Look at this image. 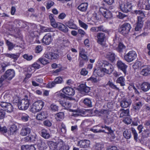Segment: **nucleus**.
Masks as SVG:
<instances>
[{
  "instance_id": "31",
  "label": "nucleus",
  "mask_w": 150,
  "mask_h": 150,
  "mask_svg": "<svg viewBox=\"0 0 150 150\" xmlns=\"http://www.w3.org/2000/svg\"><path fill=\"white\" fill-rule=\"evenodd\" d=\"M5 56L6 57H9L12 59H13L14 61L17 60L19 57V54H5Z\"/></svg>"
},
{
  "instance_id": "7",
  "label": "nucleus",
  "mask_w": 150,
  "mask_h": 150,
  "mask_svg": "<svg viewBox=\"0 0 150 150\" xmlns=\"http://www.w3.org/2000/svg\"><path fill=\"white\" fill-rule=\"evenodd\" d=\"M0 105L5 111L9 112H11L13 111V108L12 105L6 102H1Z\"/></svg>"
},
{
  "instance_id": "10",
  "label": "nucleus",
  "mask_w": 150,
  "mask_h": 150,
  "mask_svg": "<svg viewBox=\"0 0 150 150\" xmlns=\"http://www.w3.org/2000/svg\"><path fill=\"white\" fill-rule=\"evenodd\" d=\"M63 81L62 78L61 77H56L54 81L51 83H49L47 85V87L51 88L54 87L56 84L61 83Z\"/></svg>"
},
{
  "instance_id": "64",
  "label": "nucleus",
  "mask_w": 150,
  "mask_h": 150,
  "mask_svg": "<svg viewBox=\"0 0 150 150\" xmlns=\"http://www.w3.org/2000/svg\"><path fill=\"white\" fill-rule=\"evenodd\" d=\"M69 147L67 145H63L60 147L59 150H69Z\"/></svg>"
},
{
  "instance_id": "15",
  "label": "nucleus",
  "mask_w": 150,
  "mask_h": 150,
  "mask_svg": "<svg viewBox=\"0 0 150 150\" xmlns=\"http://www.w3.org/2000/svg\"><path fill=\"white\" fill-rule=\"evenodd\" d=\"M90 142L88 140H82L78 142L77 145L82 148H86L89 146Z\"/></svg>"
},
{
  "instance_id": "1",
  "label": "nucleus",
  "mask_w": 150,
  "mask_h": 150,
  "mask_svg": "<svg viewBox=\"0 0 150 150\" xmlns=\"http://www.w3.org/2000/svg\"><path fill=\"white\" fill-rule=\"evenodd\" d=\"M102 67L103 72L109 74H111L114 69L112 65L111 64L106 61L103 62L102 65Z\"/></svg>"
},
{
  "instance_id": "14",
  "label": "nucleus",
  "mask_w": 150,
  "mask_h": 150,
  "mask_svg": "<svg viewBox=\"0 0 150 150\" xmlns=\"http://www.w3.org/2000/svg\"><path fill=\"white\" fill-rule=\"evenodd\" d=\"M62 91L65 94L70 96H73L75 94V91L72 88L67 87L63 88Z\"/></svg>"
},
{
  "instance_id": "2",
  "label": "nucleus",
  "mask_w": 150,
  "mask_h": 150,
  "mask_svg": "<svg viewBox=\"0 0 150 150\" xmlns=\"http://www.w3.org/2000/svg\"><path fill=\"white\" fill-rule=\"evenodd\" d=\"M44 106V103L41 100L35 102L31 109V111L35 113L40 110Z\"/></svg>"
},
{
  "instance_id": "42",
  "label": "nucleus",
  "mask_w": 150,
  "mask_h": 150,
  "mask_svg": "<svg viewBox=\"0 0 150 150\" xmlns=\"http://www.w3.org/2000/svg\"><path fill=\"white\" fill-rule=\"evenodd\" d=\"M125 46L122 43H120L118 47L117 48V50L118 52H121L125 50Z\"/></svg>"
},
{
  "instance_id": "47",
  "label": "nucleus",
  "mask_w": 150,
  "mask_h": 150,
  "mask_svg": "<svg viewBox=\"0 0 150 150\" xmlns=\"http://www.w3.org/2000/svg\"><path fill=\"white\" fill-rule=\"evenodd\" d=\"M6 44L8 47V50H11L15 46V45L9 42L8 40L6 41Z\"/></svg>"
},
{
  "instance_id": "12",
  "label": "nucleus",
  "mask_w": 150,
  "mask_h": 150,
  "mask_svg": "<svg viewBox=\"0 0 150 150\" xmlns=\"http://www.w3.org/2000/svg\"><path fill=\"white\" fill-rule=\"evenodd\" d=\"M97 37L98 38L97 42L101 45L106 39L105 35L103 33H99L97 34Z\"/></svg>"
},
{
  "instance_id": "33",
  "label": "nucleus",
  "mask_w": 150,
  "mask_h": 150,
  "mask_svg": "<svg viewBox=\"0 0 150 150\" xmlns=\"http://www.w3.org/2000/svg\"><path fill=\"white\" fill-rule=\"evenodd\" d=\"M125 79L123 76H120L118 78L116 81L117 83L120 84L121 86H124L125 85Z\"/></svg>"
},
{
  "instance_id": "8",
  "label": "nucleus",
  "mask_w": 150,
  "mask_h": 150,
  "mask_svg": "<svg viewBox=\"0 0 150 150\" xmlns=\"http://www.w3.org/2000/svg\"><path fill=\"white\" fill-rule=\"evenodd\" d=\"M15 75V72L13 70L9 69L6 71L4 75L1 76H4V80L7 79L9 80H11Z\"/></svg>"
},
{
  "instance_id": "37",
  "label": "nucleus",
  "mask_w": 150,
  "mask_h": 150,
  "mask_svg": "<svg viewBox=\"0 0 150 150\" xmlns=\"http://www.w3.org/2000/svg\"><path fill=\"white\" fill-rule=\"evenodd\" d=\"M12 96L11 93H6L3 96V98L6 101H11Z\"/></svg>"
},
{
  "instance_id": "58",
  "label": "nucleus",
  "mask_w": 150,
  "mask_h": 150,
  "mask_svg": "<svg viewBox=\"0 0 150 150\" xmlns=\"http://www.w3.org/2000/svg\"><path fill=\"white\" fill-rule=\"evenodd\" d=\"M103 148V145L99 143L96 144L95 146V149L96 150H101Z\"/></svg>"
},
{
  "instance_id": "28",
  "label": "nucleus",
  "mask_w": 150,
  "mask_h": 150,
  "mask_svg": "<svg viewBox=\"0 0 150 150\" xmlns=\"http://www.w3.org/2000/svg\"><path fill=\"white\" fill-rule=\"evenodd\" d=\"M47 144L51 150H56L57 148V143L52 141L47 142Z\"/></svg>"
},
{
  "instance_id": "25",
  "label": "nucleus",
  "mask_w": 150,
  "mask_h": 150,
  "mask_svg": "<svg viewBox=\"0 0 150 150\" xmlns=\"http://www.w3.org/2000/svg\"><path fill=\"white\" fill-rule=\"evenodd\" d=\"M57 28L59 30L64 33H66L68 31V28L66 26L61 23H59V25Z\"/></svg>"
},
{
  "instance_id": "43",
  "label": "nucleus",
  "mask_w": 150,
  "mask_h": 150,
  "mask_svg": "<svg viewBox=\"0 0 150 150\" xmlns=\"http://www.w3.org/2000/svg\"><path fill=\"white\" fill-rule=\"evenodd\" d=\"M21 120L24 122H26L28 120L29 118L28 115L25 113H21Z\"/></svg>"
},
{
  "instance_id": "46",
  "label": "nucleus",
  "mask_w": 150,
  "mask_h": 150,
  "mask_svg": "<svg viewBox=\"0 0 150 150\" xmlns=\"http://www.w3.org/2000/svg\"><path fill=\"white\" fill-rule=\"evenodd\" d=\"M56 116V119L57 120H60L63 119L64 117V113L62 112L57 114Z\"/></svg>"
},
{
  "instance_id": "39",
  "label": "nucleus",
  "mask_w": 150,
  "mask_h": 150,
  "mask_svg": "<svg viewBox=\"0 0 150 150\" xmlns=\"http://www.w3.org/2000/svg\"><path fill=\"white\" fill-rule=\"evenodd\" d=\"M83 102L85 105L88 107H91L92 106V102L91 100L88 98L84 99Z\"/></svg>"
},
{
  "instance_id": "38",
  "label": "nucleus",
  "mask_w": 150,
  "mask_h": 150,
  "mask_svg": "<svg viewBox=\"0 0 150 150\" xmlns=\"http://www.w3.org/2000/svg\"><path fill=\"white\" fill-rule=\"evenodd\" d=\"M59 107L53 103L50 105L49 109L52 112H55L58 110Z\"/></svg>"
},
{
  "instance_id": "27",
  "label": "nucleus",
  "mask_w": 150,
  "mask_h": 150,
  "mask_svg": "<svg viewBox=\"0 0 150 150\" xmlns=\"http://www.w3.org/2000/svg\"><path fill=\"white\" fill-rule=\"evenodd\" d=\"M106 57L111 62H112L115 60V54L112 52H108L106 54Z\"/></svg>"
},
{
  "instance_id": "13",
  "label": "nucleus",
  "mask_w": 150,
  "mask_h": 150,
  "mask_svg": "<svg viewBox=\"0 0 150 150\" xmlns=\"http://www.w3.org/2000/svg\"><path fill=\"white\" fill-rule=\"evenodd\" d=\"M100 11L102 13L104 16L107 19H110L112 17L111 13L103 8H100Z\"/></svg>"
},
{
  "instance_id": "48",
  "label": "nucleus",
  "mask_w": 150,
  "mask_h": 150,
  "mask_svg": "<svg viewBox=\"0 0 150 150\" xmlns=\"http://www.w3.org/2000/svg\"><path fill=\"white\" fill-rule=\"evenodd\" d=\"M11 101H12L13 103H17L18 104L20 102L19 97L16 95H14L13 97L12 96Z\"/></svg>"
},
{
  "instance_id": "6",
  "label": "nucleus",
  "mask_w": 150,
  "mask_h": 150,
  "mask_svg": "<svg viewBox=\"0 0 150 150\" xmlns=\"http://www.w3.org/2000/svg\"><path fill=\"white\" fill-rule=\"evenodd\" d=\"M137 55L134 51L129 52L124 56L125 60L128 62H130L134 60L136 58Z\"/></svg>"
},
{
  "instance_id": "20",
  "label": "nucleus",
  "mask_w": 150,
  "mask_h": 150,
  "mask_svg": "<svg viewBox=\"0 0 150 150\" xmlns=\"http://www.w3.org/2000/svg\"><path fill=\"white\" fill-rule=\"evenodd\" d=\"M132 101L131 100H123L120 103V106L122 108H125L128 107L131 104Z\"/></svg>"
},
{
  "instance_id": "59",
  "label": "nucleus",
  "mask_w": 150,
  "mask_h": 150,
  "mask_svg": "<svg viewBox=\"0 0 150 150\" xmlns=\"http://www.w3.org/2000/svg\"><path fill=\"white\" fill-rule=\"evenodd\" d=\"M102 67L99 69H98L96 71L97 74L99 76L102 77L104 75L103 73H104L103 71Z\"/></svg>"
},
{
  "instance_id": "51",
  "label": "nucleus",
  "mask_w": 150,
  "mask_h": 150,
  "mask_svg": "<svg viewBox=\"0 0 150 150\" xmlns=\"http://www.w3.org/2000/svg\"><path fill=\"white\" fill-rule=\"evenodd\" d=\"M108 84L110 88L117 90L119 91V88H117L116 85H115L112 82H111L110 81H109L108 82Z\"/></svg>"
},
{
  "instance_id": "16",
  "label": "nucleus",
  "mask_w": 150,
  "mask_h": 150,
  "mask_svg": "<svg viewBox=\"0 0 150 150\" xmlns=\"http://www.w3.org/2000/svg\"><path fill=\"white\" fill-rule=\"evenodd\" d=\"M135 13L137 15H139L138 16V23H141L143 24L142 19L145 17V15L142 11L141 10H136L134 11Z\"/></svg>"
},
{
  "instance_id": "35",
  "label": "nucleus",
  "mask_w": 150,
  "mask_h": 150,
  "mask_svg": "<svg viewBox=\"0 0 150 150\" xmlns=\"http://www.w3.org/2000/svg\"><path fill=\"white\" fill-rule=\"evenodd\" d=\"M104 120L105 122L107 123L108 124L112 123L113 122L112 118L108 114H107L104 116Z\"/></svg>"
},
{
  "instance_id": "41",
  "label": "nucleus",
  "mask_w": 150,
  "mask_h": 150,
  "mask_svg": "<svg viewBox=\"0 0 150 150\" xmlns=\"http://www.w3.org/2000/svg\"><path fill=\"white\" fill-rule=\"evenodd\" d=\"M150 135V129H146L144 130L142 133V137L144 138H147Z\"/></svg>"
},
{
  "instance_id": "40",
  "label": "nucleus",
  "mask_w": 150,
  "mask_h": 150,
  "mask_svg": "<svg viewBox=\"0 0 150 150\" xmlns=\"http://www.w3.org/2000/svg\"><path fill=\"white\" fill-rule=\"evenodd\" d=\"M60 104L63 107H64L65 108H68L71 107V104L68 101H59Z\"/></svg>"
},
{
  "instance_id": "63",
  "label": "nucleus",
  "mask_w": 150,
  "mask_h": 150,
  "mask_svg": "<svg viewBox=\"0 0 150 150\" xmlns=\"http://www.w3.org/2000/svg\"><path fill=\"white\" fill-rule=\"evenodd\" d=\"M145 5L146 9L148 10H150V0H146Z\"/></svg>"
},
{
  "instance_id": "36",
  "label": "nucleus",
  "mask_w": 150,
  "mask_h": 150,
  "mask_svg": "<svg viewBox=\"0 0 150 150\" xmlns=\"http://www.w3.org/2000/svg\"><path fill=\"white\" fill-rule=\"evenodd\" d=\"M123 135L127 139H130L131 137L130 130L129 129H126L123 133Z\"/></svg>"
},
{
  "instance_id": "62",
  "label": "nucleus",
  "mask_w": 150,
  "mask_h": 150,
  "mask_svg": "<svg viewBox=\"0 0 150 150\" xmlns=\"http://www.w3.org/2000/svg\"><path fill=\"white\" fill-rule=\"evenodd\" d=\"M54 3L51 1H49L46 3V8L47 9H49L52 6Z\"/></svg>"
},
{
  "instance_id": "57",
  "label": "nucleus",
  "mask_w": 150,
  "mask_h": 150,
  "mask_svg": "<svg viewBox=\"0 0 150 150\" xmlns=\"http://www.w3.org/2000/svg\"><path fill=\"white\" fill-rule=\"evenodd\" d=\"M143 24L141 23H137L135 29L136 31H139L142 27Z\"/></svg>"
},
{
  "instance_id": "18",
  "label": "nucleus",
  "mask_w": 150,
  "mask_h": 150,
  "mask_svg": "<svg viewBox=\"0 0 150 150\" xmlns=\"http://www.w3.org/2000/svg\"><path fill=\"white\" fill-rule=\"evenodd\" d=\"M31 131L30 129L26 126H23L21 130L20 134L22 136H26L29 134Z\"/></svg>"
},
{
  "instance_id": "53",
  "label": "nucleus",
  "mask_w": 150,
  "mask_h": 150,
  "mask_svg": "<svg viewBox=\"0 0 150 150\" xmlns=\"http://www.w3.org/2000/svg\"><path fill=\"white\" fill-rule=\"evenodd\" d=\"M80 25L85 30H86L88 28V25L80 20H79Z\"/></svg>"
},
{
  "instance_id": "23",
  "label": "nucleus",
  "mask_w": 150,
  "mask_h": 150,
  "mask_svg": "<svg viewBox=\"0 0 150 150\" xmlns=\"http://www.w3.org/2000/svg\"><path fill=\"white\" fill-rule=\"evenodd\" d=\"M66 25L70 28L75 30L78 29L77 26L74 23V21L73 20L71 19L68 21L66 23Z\"/></svg>"
},
{
  "instance_id": "44",
  "label": "nucleus",
  "mask_w": 150,
  "mask_h": 150,
  "mask_svg": "<svg viewBox=\"0 0 150 150\" xmlns=\"http://www.w3.org/2000/svg\"><path fill=\"white\" fill-rule=\"evenodd\" d=\"M37 62L44 65L49 63L48 60L46 59L44 57L40 58L37 61Z\"/></svg>"
},
{
  "instance_id": "29",
  "label": "nucleus",
  "mask_w": 150,
  "mask_h": 150,
  "mask_svg": "<svg viewBox=\"0 0 150 150\" xmlns=\"http://www.w3.org/2000/svg\"><path fill=\"white\" fill-rule=\"evenodd\" d=\"M88 6L87 3H85L80 4L78 7V9L82 11H85L87 9Z\"/></svg>"
},
{
  "instance_id": "22",
  "label": "nucleus",
  "mask_w": 150,
  "mask_h": 150,
  "mask_svg": "<svg viewBox=\"0 0 150 150\" xmlns=\"http://www.w3.org/2000/svg\"><path fill=\"white\" fill-rule=\"evenodd\" d=\"M80 89L82 92L88 93L90 92V88L87 86L85 84H83L80 85Z\"/></svg>"
},
{
  "instance_id": "50",
  "label": "nucleus",
  "mask_w": 150,
  "mask_h": 150,
  "mask_svg": "<svg viewBox=\"0 0 150 150\" xmlns=\"http://www.w3.org/2000/svg\"><path fill=\"white\" fill-rule=\"evenodd\" d=\"M131 129L133 135L134 139L137 142L138 139V134L134 128H132Z\"/></svg>"
},
{
  "instance_id": "55",
  "label": "nucleus",
  "mask_w": 150,
  "mask_h": 150,
  "mask_svg": "<svg viewBox=\"0 0 150 150\" xmlns=\"http://www.w3.org/2000/svg\"><path fill=\"white\" fill-rule=\"evenodd\" d=\"M133 67L136 69L139 68L142 66V63L140 61H137L133 65Z\"/></svg>"
},
{
  "instance_id": "21",
  "label": "nucleus",
  "mask_w": 150,
  "mask_h": 150,
  "mask_svg": "<svg viewBox=\"0 0 150 150\" xmlns=\"http://www.w3.org/2000/svg\"><path fill=\"white\" fill-rule=\"evenodd\" d=\"M47 114L46 112H42L38 113L36 117V119L38 120H42L47 117Z\"/></svg>"
},
{
  "instance_id": "3",
  "label": "nucleus",
  "mask_w": 150,
  "mask_h": 150,
  "mask_svg": "<svg viewBox=\"0 0 150 150\" xmlns=\"http://www.w3.org/2000/svg\"><path fill=\"white\" fill-rule=\"evenodd\" d=\"M29 100L26 97L20 101L18 104L19 109L21 110H26L29 105Z\"/></svg>"
},
{
  "instance_id": "52",
  "label": "nucleus",
  "mask_w": 150,
  "mask_h": 150,
  "mask_svg": "<svg viewBox=\"0 0 150 150\" xmlns=\"http://www.w3.org/2000/svg\"><path fill=\"white\" fill-rule=\"evenodd\" d=\"M44 125L46 127H50L52 125V122L48 120H46L43 122Z\"/></svg>"
},
{
  "instance_id": "30",
  "label": "nucleus",
  "mask_w": 150,
  "mask_h": 150,
  "mask_svg": "<svg viewBox=\"0 0 150 150\" xmlns=\"http://www.w3.org/2000/svg\"><path fill=\"white\" fill-rule=\"evenodd\" d=\"M141 74L145 76L150 75V67H147L143 69L141 71Z\"/></svg>"
},
{
  "instance_id": "5",
  "label": "nucleus",
  "mask_w": 150,
  "mask_h": 150,
  "mask_svg": "<svg viewBox=\"0 0 150 150\" xmlns=\"http://www.w3.org/2000/svg\"><path fill=\"white\" fill-rule=\"evenodd\" d=\"M132 5L131 3H122L120 4V8L123 12L127 13L130 11L132 8Z\"/></svg>"
},
{
  "instance_id": "17",
  "label": "nucleus",
  "mask_w": 150,
  "mask_h": 150,
  "mask_svg": "<svg viewBox=\"0 0 150 150\" xmlns=\"http://www.w3.org/2000/svg\"><path fill=\"white\" fill-rule=\"evenodd\" d=\"M140 88L144 92L147 91L150 89V84L147 82H144L141 84Z\"/></svg>"
},
{
  "instance_id": "19",
  "label": "nucleus",
  "mask_w": 150,
  "mask_h": 150,
  "mask_svg": "<svg viewBox=\"0 0 150 150\" xmlns=\"http://www.w3.org/2000/svg\"><path fill=\"white\" fill-rule=\"evenodd\" d=\"M43 43L46 45H49L51 42V36L50 35H46L42 40Z\"/></svg>"
},
{
  "instance_id": "9",
  "label": "nucleus",
  "mask_w": 150,
  "mask_h": 150,
  "mask_svg": "<svg viewBox=\"0 0 150 150\" xmlns=\"http://www.w3.org/2000/svg\"><path fill=\"white\" fill-rule=\"evenodd\" d=\"M116 64L118 68L122 70L125 75L127 72L126 69L127 67V66L120 60L117 62Z\"/></svg>"
},
{
  "instance_id": "34",
  "label": "nucleus",
  "mask_w": 150,
  "mask_h": 150,
  "mask_svg": "<svg viewBox=\"0 0 150 150\" xmlns=\"http://www.w3.org/2000/svg\"><path fill=\"white\" fill-rule=\"evenodd\" d=\"M38 146L40 150H45L47 147V145L43 142H41L40 144H38Z\"/></svg>"
},
{
  "instance_id": "26",
  "label": "nucleus",
  "mask_w": 150,
  "mask_h": 150,
  "mask_svg": "<svg viewBox=\"0 0 150 150\" xmlns=\"http://www.w3.org/2000/svg\"><path fill=\"white\" fill-rule=\"evenodd\" d=\"M119 112L120 113V117H122L124 116H128L129 114V110L128 109L125 110L121 109L120 110Z\"/></svg>"
},
{
  "instance_id": "54",
  "label": "nucleus",
  "mask_w": 150,
  "mask_h": 150,
  "mask_svg": "<svg viewBox=\"0 0 150 150\" xmlns=\"http://www.w3.org/2000/svg\"><path fill=\"white\" fill-rule=\"evenodd\" d=\"M79 56L82 58V60L86 62H87L88 60V57L86 53L81 54V55H79Z\"/></svg>"
},
{
  "instance_id": "4",
  "label": "nucleus",
  "mask_w": 150,
  "mask_h": 150,
  "mask_svg": "<svg viewBox=\"0 0 150 150\" xmlns=\"http://www.w3.org/2000/svg\"><path fill=\"white\" fill-rule=\"evenodd\" d=\"M131 28L130 24L125 23L122 24L119 29V31L122 34L125 35L128 33Z\"/></svg>"
},
{
  "instance_id": "32",
  "label": "nucleus",
  "mask_w": 150,
  "mask_h": 150,
  "mask_svg": "<svg viewBox=\"0 0 150 150\" xmlns=\"http://www.w3.org/2000/svg\"><path fill=\"white\" fill-rule=\"evenodd\" d=\"M18 130L17 126L15 124L11 125L10 127V130L11 133L12 134H16Z\"/></svg>"
},
{
  "instance_id": "61",
  "label": "nucleus",
  "mask_w": 150,
  "mask_h": 150,
  "mask_svg": "<svg viewBox=\"0 0 150 150\" xmlns=\"http://www.w3.org/2000/svg\"><path fill=\"white\" fill-rule=\"evenodd\" d=\"M123 121L126 124H130L131 122V119L130 117H126L123 120Z\"/></svg>"
},
{
  "instance_id": "45",
  "label": "nucleus",
  "mask_w": 150,
  "mask_h": 150,
  "mask_svg": "<svg viewBox=\"0 0 150 150\" xmlns=\"http://www.w3.org/2000/svg\"><path fill=\"white\" fill-rule=\"evenodd\" d=\"M142 103L140 102L136 103L134 104L133 109L135 110V111H137L139 110L140 108L142 107Z\"/></svg>"
},
{
  "instance_id": "49",
  "label": "nucleus",
  "mask_w": 150,
  "mask_h": 150,
  "mask_svg": "<svg viewBox=\"0 0 150 150\" xmlns=\"http://www.w3.org/2000/svg\"><path fill=\"white\" fill-rule=\"evenodd\" d=\"M97 31H102L105 32L106 33H108V31L103 25H100L99 26L97 27Z\"/></svg>"
},
{
  "instance_id": "11",
  "label": "nucleus",
  "mask_w": 150,
  "mask_h": 150,
  "mask_svg": "<svg viewBox=\"0 0 150 150\" xmlns=\"http://www.w3.org/2000/svg\"><path fill=\"white\" fill-rule=\"evenodd\" d=\"M44 57L49 59H56L58 58L59 55L57 53L49 52L45 54Z\"/></svg>"
},
{
  "instance_id": "56",
  "label": "nucleus",
  "mask_w": 150,
  "mask_h": 150,
  "mask_svg": "<svg viewBox=\"0 0 150 150\" xmlns=\"http://www.w3.org/2000/svg\"><path fill=\"white\" fill-rule=\"evenodd\" d=\"M6 113L3 110H0V119H3L5 117Z\"/></svg>"
},
{
  "instance_id": "24",
  "label": "nucleus",
  "mask_w": 150,
  "mask_h": 150,
  "mask_svg": "<svg viewBox=\"0 0 150 150\" xmlns=\"http://www.w3.org/2000/svg\"><path fill=\"white\" fill-rule=\"evenodd\" d=\"M41 136L45 139H48L50 137V135L48 131L45 129H43L41 131Z\"/></svg>"
},
{
  "instance_id": "60",
  "label": "nucleus",
  "mask_w": 150,
  "mask_h": 150,
  "mask_svg": "<svg viewBox=\"0 0 150 150\" xmlns=\"http://www.w3.org/2000/svg\"><path fill=\"white\" fill-rule=\"evenodd\" d=\"M117 16L120 19H122L126 17V16L120 12H118L117 13Z\"/></svg>"
}]
</instances>
